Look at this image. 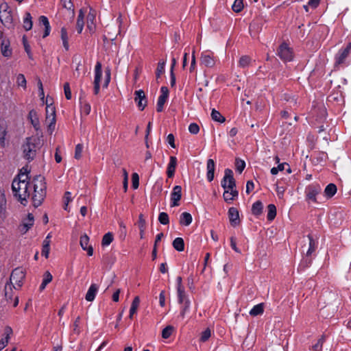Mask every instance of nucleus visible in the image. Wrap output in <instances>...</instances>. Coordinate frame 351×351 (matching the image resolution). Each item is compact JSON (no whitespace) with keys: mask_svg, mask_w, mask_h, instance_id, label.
I'll return each instance as SVG.
<instances>
[{"mask_svg":"<svg viewBox=\"0 0 351 351\" xmlns=\"http://www.w3.org/2000/svg\"><path fill=\"white\" fill-rule=\"evenodd\" d=\"M28 119L29 120L30 123H32L33 127L35 128V130H38L40 127V122H39L37 112L35 110L33 109L29 112Z\"/></svg>","mask_w":351,"mask_h":351,"instance_id":"5701e85b","label":"nucleus"},{"mask_svg":"<svg viewBox=\"0 0 351 351\" xmlns=\"http://www.w3.org/2000/svg\"><path fill=\"white\" fill-rule=\"evenodd\" d=\"M307 238L308 240V247L306 253L307 256H311L312 254L317 248L318 241L311 234L307 235Z\"/></svg>","mask_w":351,"mask_h":351,"instance_id":"aec40b11","label":"nucleus"},{"mask_svg":"<svg viewBox=\"0 0 351 351\" xmlns=\"http://www.w3.org/2000/svg\"><path fill=\"white\" fill-rule=\"evenodd\" d=\"M252 62V58L249 56H242L238 62V66L241 68L245 69L250 66Z\"/></svg>","mask_w":351,"mask_h":351,"instance_id":"4c0bfd02","label":"nucleus"},{"mask_svg":"<svg viewBox=\"0 0 351 351\" xmlns=\"http://www.w3.org/2000/svg\"><path fill=\"white\" fill-rule=\"evenodd\" d=\"M132 187L134 189H138L139 186V177L137 173H134L132 175Z\"/></svg>","mask_w":351,"mask_h":351,"instance_id":"e2e57ef3","label":"nucleus"},{"mask_svg":"<svg viewBox=\"0 0 351 351\" xmlns=\"http://www.w3.org/2000/svg\"><path fill=\"white\" fill-rule=\"evenodd\" d=\"M64 210H67L68 204L72 200L71 199V193L66 191L64 195Z\"/></svg>","mask_w":351,"mask_h":351,"instance_id":"338daca9","label":"nucleus"},{"mask_svg":"<svg viewBox=\"0 0 351 351\" xmlns=\"http://www.w3.org/2000/svg\"><path fill=\"white\" fill-rule=\"evenodd\" d=\"M173 327L172 326H167L162 330V337L163 339H168L172 334Z\"/></svg>","mask_w":351,"mask_h":351,"instance_id":"603ef678","label":"nucleus"},{"mask_svg":"<svg viewBox=\"0 0 351 351\" xmlns=\"http://www.w3.org/2000/svg\"><path fill=\"white\" fill-rule=\"evenodd\" d=\"M178 301L182 304L186 300H189L185 293L184 287L177 288Z\"/></svg>","mask_w":351,"mask_h":351,"instance_id":"79ce46f5","label":"nucleus"},{"mask_svg":"<svg viewBox=\"0 0 351 351\" xmlns=\"http://www.w3.org/2000/svg\"><path fill=\"white\" fill-rule=\"evenodd\" d=\"M45 180V178L41 175H37L33 178L34 193L32 202L35 208L40 206L46 197L47 186Z\"/></svg>","mask_w":351,"mask_h":351,"instance_id":"7ed1b4c3","label":"nucleus"},{"mask_svg":"<svg viewBox=\"0 0 351 351\" xmlns=\"http://www.w3.org/2000/svg\"><path fill=\"white\" fill-rule=\"evenodd\" d=\"M60 33H61V39L62 40L63 47L67 51V50H69V37H68L66 29L64 27H62Z\"/></svg>","mask_w":351,"mask_h":351,"instance_id":"e433bc0d","label":"nucleus"},{"mask_svg":"<svg viewBox=\"0 0 351 351\" xmlns=\"http://www.w3.org/2000/svg\"><path fill=\"white\" fill-rule=\"evenodd\" d=\"M245 167V162L240 158L235 160V169L239 173H241Z\"/></svg>","mask_w":351,"mask_h":351,"instance_id":"a18cd8bd","label":"nucleus"},{"mask_svg":"<svg viewBox=\"0 0 351 351\" xmlns=\"http://www.w3.org/2000/svg\"><path fill=\"white\" fill-rule=\"evenodd\" d=\"M228 217L232 226H236L239 223V214L237 208L231 207L228 210Z\"/></svg>","mask_w":351,"mask_h":351,"instance_id":"a211bd4d","label":"nucleus"},{"mask_svg":"<svg viewBox=\"0 0 351 351\" xmlns=\"http://www.w3.org/2000/svg\"><path fill=\"white\" fill-rule=\"evenodd\" d=\"M84 12L82 10H80L76 22V29L78 34H81L83 30L84 26Z\"/></svg>","mask_w":351,"mask_h":351,"instance_id":"c85d7f7f","label":"nucleus"},{"mask_svg":"<svg viewBox=\"0 0 351 351\" xmlns=\"http://www.w3.org/2000/svg\"><path fill=\"white\" fill-rule=\"evenodd\" d=\"M337 191V186L333 183H330L326 186L324 189V195L326 198L330 199L336 194Z\"/></svg>","mask_w":351,"mask_h":351,"instance_id":"a878e982","label":"nucleus"},{"mask_svg":"<svg viewBox=\"0 0 351 351\" xmlns=\"http://www.w3.org/2000/svg\"><path fill=\"white\" fill-rule=\"evenodd\" d=\"M113 234L112 232H107L102 238L101 245L102 246H108L113 241Z\"/></svg>","mask_w":351,"mask_h":351,"instance_id":"37998d69","label":"nucleus"},{"mask_svg":"<svg viewBox=\"0 0 351 351\" xmlns=\"http://www.w3.org/2000/svg\"><path fill=\"white\" fill-rule=\"evenodd\" d=\"M138 226L139 229H145L146 228V221L143 217V214H140L138 217Z\"/></svg>","mask_w":351,"mask_h":351,"instance_id":"69168bd1","label":"nucleus"},{"mask_svg":"<svg viewBox=\"0 0 351 351\" xmlns=\"http://www.w3.org/2000/svg\"><path fill=\"white\" fill-rule=\"evenodd\" d=\"M83 150V145L82 144H77L75 149V158L80 159L82 157V153Z\"/></svg>","mask_w":351,"mask_h":351,"instance_id":"680f3d73","label":"nucleus"},{"mask_svg":"<svg viewBox=\"0 0 351 351\" xmlns=\"http://www.w3.org/2000/svg\"><path fill=\"white\" fill-rule=\"evenodd\" d=\"M177 158L176 156H171L169 158V162L167 165V174L168 178H173L175 175L176 168L177 166Z\"/></svg>","mask_w":351,"mask_h":351,"instance_id":"6ab92c4d","label":"nucleus"},{"mask_svg":"<svg viewBox=\"0 0 351 351\" xmlns=\"http://www.w3.org/2000/svg\"><path fill=\"white\" fill-rule=\"evenodd\" d=\"M201 64L206 67H213L215 64V59L213 53L210 51H204L201 56Z\"/></svg>","mask_w":351,"mask_h":351,"instance_id":"ddd939ff","label":"nucleus"},{"mask_svg":"<svg viewBox=\"0 0 351 351\" xmlns=\"http://www.w3.org/2000/svg\"><path fill=\"white\" fill-rule=\"evenodd\" d=\"M169 89L166 86H162L160 88V95L158 97L156 111L160 112L164 109V105L166 103L169 97Z\"/></svg>","mask_w":351,"mask_h":351,"instance_id":"9d476101","label":"nucleus"},{"mask_svg":"<svg viewBox=\"0 0 351 351\" xmlns=\"http://www.w3.org/2000/svg\"><path fill=\"white\" fill-rule=\"evenodd\" d=\"M95 20V11L90 10V12L87 16V27L90 29L92 28V25H94V21Z\"/></svg>","mask_w":351,"mask_h":351,"instance_id":"de8ad7c7","label":"nucleus"},{"mask_svg":"<svg viewBox=\"0 0 351 351\" xmlns=\"http://www.w3.org/2000/svg\"><path fill=\"white\" fill-rule=\"evenodd\" d=\"M189 131L192 134H197L199 132V127L196 123H191L189 126Z\"/></svg>","mask_w":351,"mask_h":351,"instance_id":"bf43d9fd","label":"nucleus"},{"mask_svg":"<svg viewBox=\"0 0 351 351\" xmlns=\"http://www.w3.org/2000/svg\"><path fill=\"white\" fill-rule=\"evenodd\" d=\"M182 198V187L176 185L173 188L171 193V206L175 207L180 205V200Z\"/></svg>","mask_w":351,"mask_h":351,"instance_id":"f8f14e48","label":"nucleus"},{"mask_svg":"<svg viewBox=\"0 0 351 351\" xmlns=\"http://www.w3.org/2000/svg\"><path fill=\"white\" fill-rule=\"evenodd\" d=\"M64 92L65 95V97L66 99H71V90L70 88V85L69 82H66L64 84Z\"/></svg>","mask_w":351,"mask_h":351,"instance_id":"052dcab7","label":"nucleus"},{"mask_svg":"<svg viewBox=\"0 0 351 351\" xmlns=\"http://www.w3.org/2000/svg\"><path fill=\"white\" fill-rule=\"evenodd\" d=\"M211 118L213 121L219 122V123H223L226 121V119L223 116L221 115V114L215 108L212 110L211 112Z\"/></svg>","mask_w":351,"mask_h":351,"instance_id":"58836bf2","label":"nucleus"},{"mask_svg":"<svg viewBox=\"0 0 351 351\" xmlns=\"http://www.w3.org/2000/svg\"><path fill=\"white\" fill-rule=\"evenodd\" d=\"M102 66L100 62H97L95 66V79L93 84H100L102 77Z\"/></svg>","mask_w":351,"mask_h":351,"instance_id":"cd10ccee","label":"nucleus"},{"mask_svg":"<svg viewBox=\"0 0 351 351\" xmlns=\"http://www.w3.org/2000/svg\"><path fill=\"white\" fill-rule=\"evenodd\" d=\"M232 9L235 12H240L243 9V0H234Z\"/></svg>","mask_w":351,"mask_h":351,"instance_id":"49530a36","label":"nucleus"},{"mask_svg":"<svg viewBox=\"0 0 351 351\" xmlns=\"http://www.w3.org/2000/svg\"><path fill=\"white\" fill-rule=\"evenodd\" d=\"M326 341V336L322 335L320 338L317 340V342L312 346L313 351H322L323 344Z\"/></svg>","mask_w":351,"mask_h":351,"instance_id":"a19ab883","label":"nucleus"},{"mask_svg":"<svg viewBox=\"0 0 351 351\" xmlns=\"http://www.w3.org/2000/svg\"><path fill=\"white\" fill-rule=\"evenodd\" d=\"M215 163L211 158L207 160L206 162V178L210 182L214 180Z\"/></svg>","mask_w":351,"mask_h":351,"instance_id":"dca6fc26","label":"nucleus"},{"mask_svg":"<svg viewBox=\"0 0 351 351\" xmlns=\"http://www.w3.org/2000/svg\"><path fill=\"white\" fill-rule=\"evenodd\" d=\"M53 276L51 273L48 271H45L43 276V279L41 285H40V291H43L45 289L46 286L51 282Z\"/></svg>","mask_w":351,"mask_h":351,"instance_id":"72a5a7b5","label":"nucleus"},{"mask_svg":"<svg viewBox=\"0 0 351 351\" xmlns=\"http://www.w3.org/2000/svg\"><path fill=\"white\" fill-rule=\"evenodd\" d=\"M312 263V258L311 256H307L306 254L305 255V257L302 259L300 267H303V268L308 267Z\"/></svg>","mask_w":351,"mask_h":351,"instance_id":"6e6d98bb","label":"nucleus"},{"mask_svg":"<svg viewBox=\"0 0 351 351\" xmlns=\"http://www.w3.org/2000/svg\"><path fill=\"white\" fill-rule=\"evenodd\" d=\"M34 217L32 213H28L27 217L23 221L20 226V230L26 233L34 225Z\"/></svg>","mask_w":351,"mask_h":351,"instance_id":"4468645a","label":"nucleus"},{"mask_svg":"<svg viewBox=\"0 0 351 351\" xmlns=\"http://www.w3.org/2000/svg\"><path fill=\"white\" fill-rule=\"evenodd\" d=\"M80 317H77L74 323H73V331L74 333L75 334H80Z\"/></svg>","mask_w":351,"mask_h":351,"instance_id":"0e129e2a","label":"nucleus"},{"mask_svg":"<svg viewBox=\"0 0 351 351\" xmlns=\"http://www.w3.org/2000/svg\"><path fill=\"white\" fill-rule=\"evenodd\" d=\"M134 101L140 110H143L147 106V101L145 92L143 90H138L134 92Z\"/></svg>","mask_w":351,"mask_h":351,"instance_id":"9b49d317","label":"nucleus"},{"mask_svg":"<svg viewBox=\"0 0 351 351\" xmlns=\"http://www.w3.org/2000/svg\"><path fill=\"white\" fill-rule=\"evenodd\" d=\"M165 63L163 62H158L156 71V75L158 78L160 77V75L165 73Z\"/></svg>","mask_w":351,"mask_h":351,"instance_id":"4d7b16f0","label":"nucleus"},{"mask_svg":"<svg viewBox=\"0 0 351 351\" xmlns=\"http://www.w3.org/2000/svg\"><path fill=\"white\" fill-rule=\"evenodd\" d=\"M119 237L121 240L123 241L127 235V228L123 221H119Z\"/></svg>","mask_w":351,"mask_h":351,"instance_id":"ea45409f","label":"nucleus"},{"mask_svg":"<svg viewBox=\"0 0 351 351\" xmlns=\"http://www.w3.org/2000/svg\"><path fill=\"white\" fill-rule=\"evenodd\" d=\"M285 166H289V164L287 162L278 164V167H274L271 169V173L272 175L278 174V171H281L285 169Z\"/></svg>","mask_w":351,"mask_h":351,"instance_id":"864d4df0","label":"nucleus"},{"mask_svg":"<svg viewBox=\"0 0 351 351\" xmlns=\"http://www.w3.org/2000/svg\"><path fill=\"white\" fill-rule=\"evenodd\" d=\"M277 55L285 62H291L293 59V49L286 43H282L277 49Z\"/></svg>","mask_w":351,"mask_h":351,"instance_id":"6e6552de","label":"nucleus"},{"mask_svg":"<svg viewBox=\"0 0 351 351\" xmlns=\"http://www.w3.org/2000/svg\"><path fill=\"white\" fill-rule=\"evenodd\" d=\"M33 25L32 17L29 12H26L23 18V27L26 31L32 29Z\"/></svg>","mask_w":351,"mask_h":351,"instance_id":"2f4dec72","label":"nucleus"},{"mask_svg":"<svg viewBox=\"0 0 351 351\" xmlns=\"http://www.w3.org/2000/svg\"><path fill=\"white\" fill-rule=\"evenodd\" d=\"M80 104L81 114L85 116L88 115L90 112L91 106L90 104L85 99V95L82 93L80 97Z\"/></svg>","mask_w":351,"mask_h":351,"instance_id":"2eb2a0df","label":"nucleus"},{"mask_svg":"<svg viewBox=\"0 0 351 351\" xmlns=\"http://www.w3.org/2000/svg\"><path fill=\"white\" fill-rule=\"evenodd\" d=\"M89 237L86 234H84L80 237V243L82 248L87 252L88 256L93 254V248L91 245H88Z\"/></svg>","mask_w":351,"mask_h":351,"instance_id":"f3484780","label":"nucleus"},{"mask_svg":"<svg viewBox=\"0 0 351 351\" xmlns=\"http://www.w3.org/2000/svg\"><path fill=\"white\" fill-rule=\"evenodd\" d=\"M263 204L261 201H256L252 206V213L253 215L258 217L263 213Z\"/></svg>","mask_w":351,"mask_h":351,"instance_id":"bb28decb","label":"nucleus"},{"mask_svg":"<svg viewBox=\"0 0 351 351\" xmlns=\"http://www.w3.org/2000/svg\"><path fill=\"white\" fill-rule=\"evenodd\" d=\"M16 84L19 86L23 87L24 89L27 87V81L23 74H19L16 77Z\"/></svg>","mask_w":351,"mask_h":351,"instance_id":"09e8293b","label":"nucleus"},{"mask_svg":"<svg viewBox=\"0 0 351 351\" xmlns=\"http://www.w3.org/2000/svg\"><path fill=\"white\" fill-rule=\"evenodd\" d=\"M351 53V42L348 43L344 49H341L335 57V66L344 63L345 60L348 58V55Z\"/></svg>","mask_w":351,"mask_h":351,"instance_id":"1a4fd4ad","label":"nucleus"},{"mask_svg":"<svg viewBox=\"0 0 351 351\" xmlns=\"http://www.w3.org/2000/svg\"><path fill=\"white\" fill-rule=\"evenodd\" d=\"M46 114H47V118H50L51 117V122L50 123V126L52 124L55 125V122H56V109H55V107L52 104L48 105L47 104Z\"/></svg>","mask_w":351,"mask_h":351,"instance_id":"c756f323","label":"nucleus"},{"mask_svg":"<svg viewBox=\"0 0 351 351\" xmlns=\"http://www.w3.org/2000/svg\"><path fill=\"white\" fill-rule=\"evenodd\" d=\"M193 221L192 215L187 212H184L180 215V224L184 226H189Z\"/></svg>","mask_w":351,"mask_h":351,"instance_id":"393cba45","label":"nucleus"},{"mask_svg":"<svg viewBox=\"0 0 351 351\" xmlns=\"http://www.w3.org/2000/svg\"><path fill=\"white\" fill-rule=\"evenodd\" d=\"M50 250V245H48L47 243L43 245L41 255L45 256L46 258H48Z\"/></svg>","mask_w":351,"mask_h":351,"instance_id":"774afa93","label":"nucleus"},{"mask_svg":"<svg viewBox=\"0 0 351 351\" xmlns=\"http://www.w3.org/2000/svg\"><path fill=\"white\" fill-rule=\"evenodd\" d=\"M140 304V299L138 296H136L131 304L130 309V315L129 318L132 319V317L134 314H135L137 311V308Z\"/></svg>","mask_w":351,"mask_h":351,"instance_id":"f704fd0d","label":"nucleus"},{"mask_svg":"<svg viewBox=\"0 0 351 351\" xmlns=\"http://www.w3.org/2000/svg\"><path fill=\"white\" fill-rule=\"evenodd\" d=\"M322 192V186L319 183L313 182L306 186L304 193L306 200L315 204L319 203L317 196Z\"/></svg>","mask_w":351,"mask_h":351,"instance_id":"423d86ee","label":"nucleus"},{"mask_svg":"<svg viewBox=\"0 0 351 351\" xmlns=\"http://www.w3.org/2000/svg\"><path fill=\"white\" fill-rule=\"evenodd\" d=\"M172 245L178 252H183L184 250V241L181 237L176 238L172 243Z\"/></svg>","mask_w":351,"mask_h":351,"instance_id":"473e14b6","label":"nucleus"},{"mask_svg":"<svg viewBox=\"0 0 351 351\" xmlns=\"http://www.w3.org/2000/svg\"><path fill=\"white\" fill-rule=\"evenodd\" d=\"M0 21L7 28L14 27L13 16L8 4L5 2L0 4Z\"/></svg>","mask_w":351,"mask_h":351,"instance_id":"39448f33","label":"nucleus"},{"mask_svg":"<svg viewBox=\"0 0 351 351\" xmlns=\"http://www.w3.org/2000/svg\"><path fill=\"white\" fill-rule=\"evenodd\" d=\"M39 23L45 26V31L43 35V38H45L48 36L51 32V26L49 24V19L45 16H40L38 19Z\"/></svg>","mask_w":351,"mask_h":351,"instance_id":"4be33fe9","label":"nucleus"},{"mask_svg":"<svg viewBox=\"0 0 351 351\" xmlns=\"http://www.w3.org/2000/svg\"><path fill=\"white\" fill-rule=\"evenodd\" d=\"M285 100L289 103L290 107H295L297 105V97L295 95L285 94L283 96Z\"/></svg>","mask_w":351,"mask_h":351,"instance_id":"c03bdc74","label":"nucleus"},{"mask_svg":"<svg viewBox=\"0 0 351 351\" xmlns=\"http://www.w3.org/2000/svg\"><path fill=\"white\" fill-rule=\"evenodd\" d=\"M276 216V207L274 204H270L267 206V219L269 221H273Z\"/></svg>","mask_w":351,"mask_h":351,"instance_id":"c9c22d12","label":"nucleus"},{"mask_svg":"<svg viewBox=\"0 0 351 351\" xmlns=\"http://www.w3.org/2000/svg\"><path fill=\"white\" fill-rule=\"evenodd\" d=\"M264 313V304L260 303L253 306L250 311V315L253 317L261 315Z\"/></svg>","mask_w":351,"mask_h":351,"instance_id":"7c9ffc66","label":"nucleus"},{"mask_svg":"<svg viewBox=\"0 0 351 351\" xmlns=\"http://www.w3.org/2000/svg\"><path fill=\"white\" fill-rule=\"evenodd\" d=\"M182 304H184L181 311H180V315L182 317H184L185 313L189 311L190 308V301L189 300H186Z\"/></svg>","mask_w":351,"mask_h":351,"instance_id":"13d9d810","label":"nucleus"},{"mask_svg":"<svg viewBox=\"0 0 351 351\" xmlns=\"http://www.w3.org/2000/svg\"><path fill=\"white\" fill-rule=\"evenodd\" d=\"M41 147L40 140L36 136L27 137L22 145L23 157L29 161L34 159L36 152Z\"/></svg>","mask_w":351,"mask_h":351,"instance_id":"20e7f679","label":"nucleus"},{"mask_svg":"<svg viewBox=\"0 0 351 351\" xmlns=\"http://www.w3.org/2000/svg\"><path fill=\"white\" fill-rule=\"evenodd\" d=\"M211 336V332L209 328H206L204 330L200 337V341L202 342H206Z\"/></svg>","mask_w":351,"mask_h":351,"instance_id":"5fc2aeb1","label":"nucleus"},{"mask_svg":"<svg viewBox=\"0 0 351 351\" xmlns=\"http://www.w3.org/2000/svg\"><path fill=\"white\" fill-rule=\"evenodd\" d=\"M221 185L224 189L223 197L226 202H231L238 197L239 192L236 189V181L234 178L233 171L230 169H225Z\"/></svg>","mask_w":351,"mask_h":351,"instance_id":"f03ea898","label":"nucleus"},{"mask_svg":"<svg viewBox=\"0 0 351 351\" xmlns=\"http://www.w3.org/2000/svg\"><path fill=\"white\" fill-rule=\"evenodd\" d=\"M99 287L96 284H91L86 294L85 299L88 302H92L95 300L96 294L98 291Z\"/></svg>","mask_w":351,"mask_h":351,"instance_id":"412c9836","label":"nucleus"},{"mask_svg":"<svg viewBox=\"0 0 351 351\" xmlns=\"http://www.w3.org/2000/svg\"><path fill=\"white\" fill-rule=\"evenodd\" d=\"M1 53L4 57L9 58L12 56V49L10 48V42L8 40H3L1 44Z\"/></svg>","mask_w":351,"mask_h":351,"instance_id":"b1692460","label":"nucleus"},{"mask_svg":"<svg viewBox=\"0 0 351 351\" xmlns=\"http://www.w3.org/2000/svg\"><path fill=\"white\" fill-rule=\"evenodd\" d=\"M25 277V270L21 267H16L12 270L10 277V282L11 284H14V288L17 289L20 288L23 285V281Z\"/></svg>","mask_w":351,"mask_h":351,"instance_id":"0eeeda50","label":"nucleus"},{"mask_svg":"<svg viewBox=\"0 0 351 351\" xmlns=\"http://www.w3.org/2000/svg\"><path fill=\"white\" fill-rule=\"evenodd\" d=\"M158 221L162 225H167L169 223V215L167 213H160L158 215Z\"/></svg>","mask_w":351,"mask_h":351,"instance_id":"8fccbe9b","label":"nucleus"},{"mask_svg":"<svg viewBox=\"0 0 351 351\" xmlns=\"http://www.w3.org/2000/svg\"><path fill=\"white\" fill-rule=\"evenodd\" d=\"M29 180V176L21 174L14 178L12 183V190L14 196L24 206L27 203V198L30 195L28 189Z\"/></svg>","mask_w":351,"mask_h":351,"instance_id":"f257e3e1","label":"nucleus"},{"mask_svg":"<svg viewBox=\"0 0 351 351\" xmlns=\"http://www.w3.org/2000/svg\"><path fill=\"white\" fill-rule=\"evenodd\" d=\"M62 5L65 9L71 11L74 14V5L71 0H61Z\"/></svg>","mask_w":351,"mask_h":351,"instance_id":"3c124183","label":"nucleus"}]
</instances>
